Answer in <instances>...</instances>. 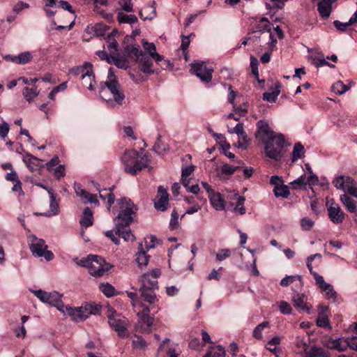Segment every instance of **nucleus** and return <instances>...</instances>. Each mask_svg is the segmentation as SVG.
<instances>
[{
	"mask_svg": "<svg viewBox=\"0 0 357 357\" xmlns=\"http://www.w3.org/2000/svg\"><path fill=\"white\" fill-rule=\"evenodd\" d=\"M32 55L29 52H24L20 53L17 56H6V59H9L13 63L17 64H26L30 62L32 59Z\"/></svg>",
	"mask_w": 357,
	"mask_h": 357,
	"instance_id": "nucleus-27",
	"label": "nucleus"
},
{
	"mask_svg": "<svg viewBox=\"0 0 357 357\" xmlns=\"http://www.w3.org/2000/svg\"><path fill=\"white\" fill-rule=\"evenodd\" d=\"M178 227V214L176 209H174L171 214V219L169 222V228L175 229Z\"/></svg>",
	"mask_w": 357,
	"mask_h": 357,
	"instance_id": "nucleus-53",
	"label": "nucleus"
},
{
	"mask_svg": "<svg viewBox=\"0 0 357 357\" xmlns=\"http://www.w3.org/2000/svg\"><path fill=\"white\" fill-rule=\"evenodd\" d=\"M139 308L137 316L139 317L140 329L144 333H150L153 330L154 320V317L150 316V312L153 310L146 303H140Z\"/></svg>",
	"mask_w": 357,
	"mask_h": 357,
	"instance_id": "nucleus-10",
	"label": "nucleus"
},
{
	"mask_svg": "<svg viewBox=\"0 0 357 357\" xmlns=\"http://www.w3.org/2000/svg\"><path fill=\"white\" fill-rule=\"evenodd\" d=\"M126 52L129 54L133 55L136 58V61H137L142 55L145 53L140 49V47L137 44L131 45L130 46H127Z\"/></svg>",
	"mask_w": 357,
	"mask_h": 357,
	"instance_id": "nucleus-42",
	"label": "nucleus"
},
{
	"mask_svg": "<svg viewBox=\"0 0 357 357\" xmlns=\"http://www.w3.org/2000/svg\"><path fill=\"white\" fill-rule=\"evenodd\" d=\"M236 204L234 208V212L238 215H244L246 212L245 208L244 206V202L245 199L243 196H240L238 194H236Z\"/></svg>",
	"mask_w": 357,
	"mask_h": 357,
	"instance_id": "nucleus-39",
	"label": "nucleus"
},
{
	"mask_svg": "<svg viewBox=\"0 0 357 357\" xmlns=\"http://www.w3.org/2000/svg\"><path fill=\"white\" fill-rule=\"evenodd\" d=\"M252 34V36H250V40L252 42V47L255 50L257 47L261 48L265 45L267 46L268 41L277 40L274 38L273 33L253 31Z\"/></svg>",
	"mask_w": 357,
	"mask_h": 357,
	"instance_id": "nucleus-13",
	"label": "nucleus"
},
{
	"mask_svg": "<svg viewBox=\"0 0 357 357\" xmlns=\"http://www.w3.org/2000/svg\"><path fill=\"white\" fill-rule=\"evenodd\" d=\"M327 202V211L330 220L334 224H341L345 218V214L341 209L340 206L335 203L333 200L328 204Z\"/></svg>",
	"mask_w": 357,
	"mask_h": 357,
	"instance_id": "nucleus-14",
	"label": "nucleus"
},
{
	"mask_svg": "<svg viewBox=\"0 0 357 357\" xmlns=\"http://www.w3.org/2000/svg\"><path fill=\"white\" fill-rule=\"evenodd\" d=\"M69 73L75 77L81 75L82 80L89 79V85L87 86V89L90 91L94 90L95 76L93 65L90 62H84L82 66L73 67L69 70Z\"/></svg>",
	"mask_w": 357,
	"mask_h": 357,
	"instance_id": "nucleus-7",
	"label": "nucleus"
},
{
	"mask_svg": "<svg viewBox=\"0 0 357 357\" xmlns=\"http://www.w3.org/2000/svg\"><path fill=\"white\" fill-rule=\"evenodd\" d=\"M169 206V194L167 189L160 185L158 188V194L154 200V206L158 211H165Z\"/></svg>",
	"mask_w": 357,
	"mask_h": 357,
	"instance_id": "nucleus-16",
	"label": "nucleus"
},
{
	"mask_svg": "<svg viewBox=\"0 0 357 357\" xmlns=\"http://www.w3.org/2000/svg\"><path fill=\"white\" fill-rule=\"evenodd\" d=\"M137 61L139 63V69L142 73L148 75L154 73V70L152 68L153 62L150 56L144 54Z\"/></svg>",
	"mask_w": 357,
	"mask_h": 357,
	"instance_id": "nucleus-19",
	"label": "nucleus"
},
{
	"mask_svg": "<svg viewBox=\"0 0 357 357\" xmlns=\"http://www.w3.org/2000/svg\"><path fill=\"white\" fill-rule=\"evenodd\" d=\"M191 72L198 77L201 81L208 83L212 79L213 69L207 68L203 61L195 62L191 64Z\"/></svg>",
	"mask_w": 357,
	"mask_h": 357,
	"instance_id": "nucleus-12",
	"label": "nucleus"
},
{
	"mask_svg": "<svg viewBox=\"0 0 357 357\" xmlns=\"http://www.w3.org/2000/svg\"><path fill=\"white\" fill-rule=\"evenodd\" d=\"M152 150L158 154H163L168 151L169 146L167 144H164L161 141V135H158L156 142L153 146Z\"/></svg>",
	"mask_w": 357,
	"mask_h": 357,
	"instance_id": "nucleus-38",
	"label": "nucleus"
},
{
	"mask_svg": "<svg viewBox=\"0 0 357 357\" xmlns=\"http://www.w3.org/2000/svg\"><path fill=\"white\" fill-rule=\"evenodd\" d=\"M277 44V40L268 41L267 43V51L263 54L261 56L260 60L263 63H267L271 60V55Z\"/></svg>",
	"mask_w": 357,
	"mask_h": 357,
	"instance_id": "nucleus-36",
	"label": "nucleus"
},
{
	"mask_svg": "<svg viewBox=\"0 0 357 357\" xmlns=\"http://www.w3.org/2000/svg\"><path fill=\"white\" fill-rule=\"evenodd\" d=\"M107 78L108 80L104 83L105 86L100 88V96L108 107L118 108L123 105L125 95L112 68L109 69Z\"/></svg>",
	"mask_w": 357,
	"mask_h": 357,
	"instance_id": "nucleus-3",
	"label": "nucleus"
},
{
	"mask_svg": "<svg viewBox=\"0 0 357 357\" xmlns=\"http://www.w3.org/2000/svg\"><path fill=\"white\" fill-rule=\"evenodd\" d=\"M304 155V147L301 143L295 144L292 151V162H295L298 158Z\"/></svg>",
	"mask_w": 357,
	"mask_h": 357,
	"instance_id": "nucleus-48",
	"label": "nucleus"
},
{
	"mask_svg": "<svg viewBox=\"0 0 357 357\" xmlns=\"http://www.w3.org/2000/svg\"><path fill=\"white\" fill-rule=\"evenodd\" d=\"M240 139L237 142V147L243 149H246L250 142V138L245 133L239 136Z\"/></svg>",
	"mask_w": 357,
	"mask_h": 357,
	"instance_id": "nucleus-56",
	"label": "nucleus"
},
{
	"mask_svg": "<svg viewBox=\"0 0 357 357\" xmlns=\"http://www.w3.org/2000/svg\"><path fill=\"white\" fill-rule=\"evenodd\" d=\"M276 197L287 198L289 195V190L287 185L281 184L280 186H275L273 189Z\"/></svg>",
	"mask_w": 357,
	"mask_h": 357,
	"instance_id": "nucleus-43",
	"label": "nucleus"
},
{
	"mask_svg": "<svg viewBox=\"0 0 357 357\" xmlns=\"http://www.w3.org/2000/svg\"><path fill=\"white\" fill-rule=\"evenodd\" d=\"M317 325L321 328H331L330 322L328 317H317Z\"/></svg>",
	"mask_w": 357,
	"mask_h": 357,
	"instance_id": "nucleus-63",
	"label": "nucleus"
},
{
	"mask_svg": "<svg viewBox=\"0 0 357 357\" xmlns=\"http://www.w3.org/2000/svg\"><path fill=\"white\" fill-rule=\"evenodd\" d=\"M269 327V322L268 321H264L259 325H257L254 331H253V336L257 340H261L262 336V331L265 328Z\"/></svg>",
	"mask_w": 357,
	"mask_h": 357,
	"instance_id": "nucleus-51",
	"label": "nucleus"
},
{
	"mask_svg": "<svg viewBox=\"0 0 357 357\" xmlns=\"http://www.w3.org/2000/svg\"><path fill=\"white\" fill-rule=\"evenodd\" d=\"M107 317L110 327L117 333L119 337L124 338L128 336V321L126 317L115 311H112Z\"/></svg>",
	"mask_w": 357,
	"mask_h": 357,
	"instance_id": "nucleus-8",
	"label": "nucleus"
},
{
	"mask_svg": "<svg viewBox=\"0 0 357 357\" xmlns=\"http://www.w3.org/2000/svg\"><path fill=\"white\" fill-rule=\"evenodd\" d=\"M225 349L219 345L210 347L206 354L203 357H225Z\"/></svg>",
	"mask_w": 357,
	"mask_h": 357,
	"instance_id": "nucleus-37",
	"label": "nucleus"
},
{
	"mask_svg": "<svg viewBox=\"0 0 357 357\" xmlns=\"http://www.w3.org/2000/svg\"><path fill=\"white\" fill-rule=\"evenodd\" d=\"M356 17H351L350 18V20H349V22H340L339 20H335L333 22V24L335 26V27L340 31H344L347 29V28L351 25L352 24H354L355 23V19H356Z\"/></svg>",
	"mask_w": 357,
	"mask_h": 357,
	"instance_id": "nucleus-50",
	"label": "nucleus"
},
{
	"mask_svg": "<svg viewBox=\"0 0 357 357\" xmlns=\"http://www.w3.org/2000/svg\"><path fill=\"white\" fill-rule=\"evenodd\" d=\"M23 161L31 172H33L40 167V160L29 153H26L24 155Z\"/></svg>",
	"mask_w": 357,
	"mask_h": 357,
	"instance_id": "nucleus-28",
	"label": "nucleus"
},
{
	"mask_svg": "<svg viewBox=\"0 0 357 357\" xmlns=\"http://www.w3.org/2000/svg\"><path fill=\"white\" fill-rule=\"evenodd\" d=\"M119 24H129L130 25L137 22L138 19L135 15H128L123 12H119L116 16Z\"/></svg>",
	"mask_w": 357,
	"mask_h": 357,
	"instance_id": "nucleus-33",
	"label": "nucleus"
},
{
	"mask_svg": "<svg viewBox=\"0 0 357 357\" xmlns=\"http://www.w3.org/2000/svg\"><path fill=\"white\" fill-rule=\"evenodd\" d=\"M48 194L50 197V211L46 215L51 216L58 214L59 211V204L56 200V195L52 189L48 190Z\"/></svg>",
	"mask_w": 357,
	"mask_h": 357,
	"instance_id": "nucleus-30",
	"label": "nucleus"
},
{
	"mask_svg": "<svg viewBox=\"0 0 357 357\" xmlns=\"http://www.w3.org/2000/svg\"><path fill=\"white\" fill-rule=\"evenodd\" d=\"M113 188H110L109 189H103L102 190H99V195L100 199H102L104 202L107 203V208L108 211H110L112 205L114 203L115 196L112 192Z\"/></svg>",
	"mask_w": 357,
	"mask_h": 357,
	"instance_id": "nucleus-25",
	"label": "nucleus"
},
{
	"mask_svg": "<svg viewBox=\"0 0 357 357\" xmlns=\"http://www.w3.org/2000/svg\"><path fill=\"white\" fill-rule=\"evenodd\" d=\"M132 344L134 347L137 349H142L146 347V341L140 336L135 335L132 340Z\"/></svg>",
	"mask_w": 357,
	"mask_h": 357,
	"instance_id": "nucleus-61",
	"label": "nucleus"
},
{
	"mask_svg": "<svg viewBox=\"0 0 357 357\" xmlns=\"http://www.w3.org/2000/svg\"><path fill=\"white\" fill-rule=\"evenodd\" d=\"M314 225V221L307 217L303 218L301 220V226L302 229L305 231L311 230Z\"/></svg>",
	"mask_w": 357,
	"mask_h": 357,
	"instance_id": "nucleus-54",
	"label": "nucleus"
},
{
	"mask_svg": "<svg viewBox=\"0 0 357 357\" xmlns=\"http://www.w3.org/2000/svg\"><path fill=\"white\" fill-rule=\"evenodd\" d=\"M100 290L107 296L112 297L115 295V288L109 283H101L99 286Z\"/></svg>",
	"mask_w": 357,
	"mask_h": 357,
	"instance_id": "nucleus-47",
	"label": "nucleus"
},
{
	"mask_svg": "<svg viewBox=\"0 0 357 357\" xmlns=\"http://www.w3.org/2000/svg\"><path fill=\"white\" fill-rule=\"evenodd\" d=\"M278 95L279 91L266 92L263 94V99L270 102H274L276 101Z\"/></svg>",
	"mask_w": 357,
	"mask_h": 357,
	"instance_id": "nucleus-60",
	"label": "nucleus"
},
{
	"mask_svg": "<svg viewBox=\"0 0 357 357\" xmlns=\"http://www.w3.org/2000/svg\"><path fill=\"white\" fill-rule=\"evenodd\" d=\"M100 307L91 303H86L81 307L70 309L69 312L70 316L76 321H82L86 319L91 314H96L99 313Z\"/></svg>",
	"mask_w": 357,
	"mask_h": 357,
	"instance_id": "nucleus-9",
	"label": "nucleus"
},
{
	"mask_svg": "<svg viewBox=\"0 0 357 357\" xmlns=\"http://www.w3.org/2000/svg\"><path fill=\"white\" fill-rule=\"evenodd\" d=\"M145 157L146 155L141 157L135 149L126 150L121 157L124 172L128 174L135 176L143 168L149 167V161Z\"/></svg>",
	"mask_w": 357,
	"mask_h": 357,
	"instance_id": "nucleus-4",
	"label": "nucleus"
},
{
	"mask_svg": "<svg viewBox=\"0 0 357 357\" xmlns=\"http://www.w3.org/2000/svg\"><path fill=\"white\" fill-rule=\"evenodd\" d=\"M238 166L234 167L229 164H224L221 168V172L225 175H232L238 169Z\"/></svg>",
	"mask_w": 357,
	"mask_h": 357,
	"instance_id": "nucleus-55",
	"label": "nucleus"
},
{
	"mask_svg": "<svg viewBox=\"0 0 357 357\" xmlns=\"http://www.w3.org/2000/svg\"><path fill=\"white\" fill-rule=\"evenodd\" d=\"M112 63H113L116 67L121 69H127L129 66L128 61L121 57L119 54H115L110 56Z\"/></svg>",
	"mask_w": 357,
	"mask_h": 357,
	"instance_id": "nucleus-40",
	"label": "nucleus"
},
{
	"mask_svg": "<svg viewBox=\"0 0 357 357\" xmlns=\"http://www.w3.org/2000/svg\"><path fill=\"white\" fill-rule=\"evenodd\" d=\"M75 191L77 196L85 200V203L89 202L98 204V200L96 195L91 194L83 189L80 184H75Z\"/></svg>",
	"mask_w": 357,
	"mask_h": 357,
	"instance_id": "nucleus-18",
	"label": "nucleus"
},
{
	"mask_svg": "<svg viewBox=\"0 0 357 357\" xmlns=\"http://www.w3.org/2000/svg\"><path fill=\"white\" fill-rule=\"evenodd\" d=\"M46 303L56 307L59 310H63L64 305L61 301V295L56 291L47 293Z\"/></svg>",
	"mask_w": 357,
	"mask_h": 357,
	"instance_id": "nucleus-23",
	"label": "nucleus"
},
{
	"mask_svg": "<svg viewBox=\"0 0 357 357\" xmlns=\"http://www.w3.org/2000/svg\"><path fill=\"white\" fill-rule=\"evenodd\" d=\"M312 64L317 68H319L326 64H328V61L324 57L311 56Z\"/></svg>",
	"mask_w": 357,
	"mask_h": 357,
	"instance_id": "nucleus-62",
	"label": "nucleus"
},
{
	"mask_svg": "<svg viewBox=\"0 0 357 357\" xmlns=\"http://www.w3.org/2000/svg\"><path fill=\"white\" fill-rule=\"evenodd\" d=\"M160 274V270L155 268L151 272H148L142 275L139 277V281L141 282L140 287L158 289V278Z\"/></svg>",
	"mask_w": 357,
	"mask_h": 357,
	"instance_id": "nucleus-15",
	"label": "nucleus"
},
{
	"mask_svg": "<svg viewBox=\"0 0 357 357\" xmlns=\"http://www.w3.org/2000/svg\"><path fill=\"white\" fill-rule=\"evenodd\" d=\"M256 30L255 31L257 32H271L272 24L269 22V20L266 17H261L258 23L255 26Z\"/></svg>",
	"mask_w": 357,
	"mask_h": 357,
	"instance_id": "nucleus-34",
	"label": "nucleus"
},
{
	"mask_svg": "<svg viewBox=\"0 0 357 357\" xmlns=\"http://www.w3.org/2000/svg\"><path fill=\"white\" fill-rule=\"evenodd\" d=\"M39 94V91L37 89V87L34 88H29L25 87L23 89V96H24V98L30 102L32 100H33L36 97H37Z\"/></svg>",
	"mask_w": 357,
	"mask_h": 357,
	"instance_id": "nucleus-45",
	"label": "nucleus"
},
{
	"mask_svg": "<svg viewBox=\"0 0 357 357\" xmlns=\"http://www.w3.org/2000/svg\"><path fill=\"white\" fill-rule=\"evenodd\" d=\"M116 33L112 32L109 33L105 38L106 42L107 43V49L109 50V54L113 55L117 54L119 44L115 39Z\"/></svg>",
	"mask_w": 357,
	"mask_h": 357,
	"instance_id": "nucleus-29",
	"label": "nucleus"
},
{
	"mask_svg": "<svg viewBox=\"0 0 357 357\" xmlns=\"http://www.w3.org/2000/svg\"><path fill=\"white\" fill-rule=\"evenodd\" d=\"M159 242L160 241L155 236L150 235L146 236L144 238V249L148 251L151 248H154Z\"/></svg>",
	"mask_w": 357,
	"mask_h": 357,
	"instance_id": "nucleus-52",
	"label": "nucleus"
},
{
	"mask_svg": "<svg viewBox=\"0 0 357 357\" xmlns=\"http://www.w3.org/2000/svg\"><path fill=\"white\" fill-rule=\"evenodd\" d=\"M340 200L344 206L350 213H355L356 211V202L347 194H344L340 197Z\"/></svg>",
	"mask_w": 357,
	"mask_h": 357,
	"instance_id": "nucleus-35",
	"label": "nucleus"
},
{
	"mask_svg": "<svg viewBox=\"0 0 357 357\" xmlns=\"http://www.w3.org/2000/svg\"><path fill=\"white\" fill-rule=\"evenodd\" d=\"M291 188L294 190L305 188L307 185L306 176L303 174L299 176L297 179L290 183Z\"/></svg>",
	"mask_w": 357,
	"mask_h": 357,
	"instance_id": "nucleus-49",
	"label": "nucleus"
},
{
	"mask_svg": "<svg viewBox=\"0 0 357 357\" xmlns=\"http://www.w3.org/2000/svg\"><path fill=\"white\" fill-rule=\"evenodd\" d=\"M250 68L252 70V73L255 77L256 79L259 83H264V79H259V75L258 70L259 61L257 58H255L253 55H250Z\"/></svg>",
	"mask_w": 357,
	"mask_h": 357,
	"instance_id": "nucleus-41",
	"label": "nucleus"
},
{
	"mask_svg": "<svg viewBox=\"0 0 357 357\" xmlns=\"http://www.w3.org/2000/svg\"><path fill=\"white\" fill-rule=\"evenodd\" d=\"M349 87L345 85L342 81H337L333 84L331 90L333 92L337 95H342L346 91L349 90Z\"/></svg>",
	"mask_w": 357,
	"mask_h": 357,
	"instance_id": "nucleus-44",
	"label": "nucleus"
},
{
	"mask_svg": "<svg viewBox=\"0 0 357 357\" xmlns=\"http://www.w3.org/2000/svg\"><path fill=\"white\" fill-rule=\"evenodd\" d=\"M119 3L123 10L128 13L133 11V3L131 0H120Z\"/></svg>",
	"mask_w": 357,
	"mask_h": 357,
	"instance_id": "nucleus-58",
	"label": "nucleus"
},
{
	"mask_svg": "<svg viewBox=\"0 0 357 357\" xmlns=\"http://www.w3.org/2000/svg\"><path fill=\"white\" fill-rule=\"evenodd\" d=\"M349 343L346 337H341L329 340L327 347L329 349H335L338 351H344L348 349Z\"/></svg>",
	"mask_w": 357,
	"mask_h": 357,
	"instance_id": "nucleus-22",
	"label": "nucleus"
},
{
	"mask_svg": "<svg viewBox=\"0 0 357 357\" xmlns=\"http://www.w3.org/2000/svg\"><path fill=\"white\" fill-rule=\"evenodd\" d=\"M322 291L325 292V297L328 300H331L333 302L336 301L337 293L334 290L332 285L329 283L326 284L322 289Z\"/></svg>",
	"mask_w": 357,
	"mask_h": 357,
	"instance_id": "nucleus-46",
	"label": "nucleus"
},
{
	"mask_svg": "<svg viewBox=\"0 0 357 357\" xmlns=\"http://www.w3.org/2000/svg\"><path fill=\"white\" fill-rule=\"evenodd\" d=\"M77 264L86 268L90 275L93 277L102 276L112 268L109 264L106 263L103 258L98 255H89L80 259Z\"/></svg>",
	"mask_w": 357,
	"mask_h": 357,
	"instance_id": "nucleus-5",
	"label": "nucleus"
},
{
	"mask_svg": "<svg viewBox=\"0 0 357 357\" xmlns=\"http://www.w3.org/2000/svg\"><path fill=\"white\" fill-rule=\"evenodd\" d=\"M29 248L32 255L36 257H44L45 259L50 261H52L54 255L50 250H47V245L42 238H38L35 236L29 238Z\"/></svg>",
	"mask_w": 357,
	"mask_h": 357,
	"instance_id": "nucleus-6",
	"label": "nucleus"
},
{
	"mask_svg": "<svg viewBox=\"0 0 357 357\" xmlns=\"http://www.w3.org/2000/svg\"><path fill=\"white\" fill-rule=\"evenodd\" d=\"M212 206L216 211H222L225 208V200L220 192H215L208 197Z\"/></svg>",
	"mask_w": 357,
	"mask_h": 357,
	"instance_id": "nucleus-24",
	"label": "nucleus"
},
{
	"mask_svg": "<svg viewBox=\"0 0 357 357\" xmlns=\"http://www.w3.org/2000/svg\"><path fill=\"white\" fill-rule=\"evenodd\" d=\"M93 216L92 211L86 207L84 209L82 218L79 220V224L82 229H86L87 227L93 225Z\"/></svg>",
	"mask_w": 357,
	"mask_h": 357,
	"instance_id": "nucleus-26",
	"label": "nucleus"
},
{
	"mask_svg": "<svg viewBox=\"0 0 357 357\" xmlns=\"http://www.w3.org/2000/svg\"><path fill=\"white\" fill-rule=\"evenodd\" d=\"M333 183L337 189L346 191L347 188L344 183V176H340L335 178Z\"/></svg>",
	"mask_w": 357,
	"mask_h": 357,
	"instance_id": "nucleus-59",
	"label": "nucleus"
},
{
	"mask_svg": "<svg viewBox=\"0 0 357 357\" xmlns=\"http://www.w3.org/2000/svg\"><path fill=\"white\" fill-rule=\"evenodd\" d=\"M94 4V11L101 15L105 19H110L112 15L105 13L101 6H107L109 0H92Z\"/></svg>",
	"mask_w": 357,
	"mask_h": 357,
	"instance_id": "nucleus-31",
	"label": "nucleus"
},
{
	"mask_svg": "<svg viewBox=\"0 0 357 357\" xmlns=\"http://www.w3.org/2000/svg\"><path fill=\"white\" fill-rule=\"evenodd\" d=\"M147 251L144 249L142 243L139 244L138 252L136 254L135 261L141 268H145L149 261V255L146 254Z\"/></svg>",
	"mask_w": 357,
	"mask_h": 357,
	"instance_id": "nucleus-21",
	"label": "nucleus"
},
{
	"mask_svg": "<svg viewBox=\"0 0 357 357\" xmlns=\"http://www.w3.org/2000/svg\"><path fill=\"white\" fill-rule=\"evenodd\" d=\"M126 293L128 296L131 299L132 305L133 307H139V304L144 303L143 302L140 301L139 297H138L137 292L127 291Z\"/></svg>",
	"mask_w": 357,
	"mask_h": 357,
	"instance_id": "nucleus-57",
	"label": "nucleus"
},
{
	"mask_svg": "<svg viewBox=\"0 0 357 357\" xmlns=\"http://www.w3.org/2000/svg\"><path fill=\"white\" fill-rule=\"evenodd\" d=\"M139 17L143 20H151L157 15L155 2L153 1L151 5L144 6L139 13Z\"/></svg>",
	"mask_w": 357,
	"mask_h": 357,
	"instance_id": "nucleus-20",
	"label": "nucleus"
},
{
	"mask_svg": "<svg viewBox=\"0 0 357 357\" xmlns=\"http://www.w3.org/2000/svg\"><path fill=\"white\" fill-rule=\"evenodd\" d=\"M155 289L152 287H140L139 291L140 293V301L147 303L149 304L148 306L152 309L155 314L160 310V307L158 306L159 300L155 293Z\"/></svg>",
	"mask_w": 357,
	"mask_h": 357,
	"instance_id": "nucleus-11",
	"label": "nucleus"
},
{
	"mask_svg": "<svg viewBox=\"0 0 357 357\" xmlns=\"http://www.w3.org/2000/svg\"><path fill=\"white\" fill-rule=\"evenodd\" d=\"M120 211L119 215L114 218L115 229L107 231L105 234L107 237L116 245L120 243V239L115 236L114 233L119 237L124 239L126 241H133L135 239L130 228V225L132 222V215L137 210V206L131 202L130 199L123 197L119 199Z\"/></svg>",
	"mask_w": 357,
	"mask_h": 357,
	"instance_id": "nucleus-1",
	"label": "nucleus"
},
{
	"mask_svg": "<svg viewBox=\"0 0 357 357\" xmlns=\"http://www.w3.org/2000/svg\"><path fill=\"white\" fill-rule=\"evenodd\" d=\"M231 255V251L229 249H222L216 254L217 260L222 261Z\"/></svg>",
	"mask_w": 357,
	"mask_h": 357,
	"instance_id": "nucleus-64",
	"label": "nucleus"
},
{
	"mask_svg": "<svg viewBox=\"0 0 357 357\" xmlns=\"http://www.w3.org/2000/svg\"><path fill=\"white\" fill-rule=\"evenodd\" d=\"M256 137L260 138L264 144L267 157L275 160H280L283 154L285 139L282 134H276L271 130L267 121L259 120L257 123Z\"/></svg>",
	"mask_w": 357,
	"mask_h": 357,
	"instance_id": "nucleus-2",
	"label": "nucleus"
},
{
	"mask_svg": "<svg viewBox=\"0 0 357 357\" xmlns=\"http://www.w3.org/2000/svg\"><path fill=\"white\" fill-rule=\"evenodd\" d=\"M142 45L144 50L149 53V56L154 59L155 61H160L162 57L156 52V47L153 43L143 41Z\"/></svg>",
	"mask_w": 357,
	"mask_h": 357,
	"instance_id": "nucleus-32",
	"label": "nucleus"
},
{
	"mask_svg": "<svg viewBox=\"0 0 357 357\" xmlns=\"http://www.w3.org/2000/svg\"><path fill=\"white\" fill-rule=\"evenodd\" d=\"M291 302L294 307L302 312H305L310 314L311 313L312 305L307 302V296L303 294H295L292 298Z\"/></svg>",
	"mask_w": 357,
	"mask_h": 357,
	"instance_id": "nucleus-17",
	"label": "nucleus"
}]
</instances>
